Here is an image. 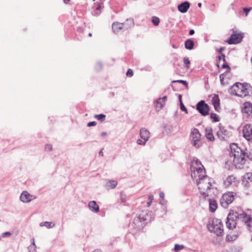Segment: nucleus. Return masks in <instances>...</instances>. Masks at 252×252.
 I'll list each match as a JSON object with an SVG mask.
<instances>
[{"label":"nucleus","mask_w":252,"mask_h":252,"mask_svg":"<svg viewBox=\"0 0 252 252\" xmlns=\"http://www.w3.org/2000/svg\"><path fill=\"white\" fill-rule=\"evenodd\" d=\"M239 219L244 221L249 230H252V218L245 213L238 214L237 212L231 210L227 216L226 225L229 229H233L236 227V221Z\"/></svg>","instance_id":"1"},{"label":"nucleus","mask_w":252,"mask_h":252,"mask_svg":"<svg viewBox=\"0 0 252 252\" xmlns=\"http://www.w3.org/2000/svg\"><path fill=\"white\" fill-rule=\"evenodd\" d=\"M229 156L233 158V162L237 168H242L246 161V153L236 144L230 145Z\"/></svg>","instance_id":"2"},{"label":"nucleus","mask_w":252,"mask_h":252,"mask_svg":"<svg viewBox=\"0 0 252 252\" xmlns=\"http://www.w3.org/2000/svg\"><path fill=\"white\" fill-rule=\"evenodd\" d=\"M203 167V166L201 162L198 159H193L190 165L191 176L196 184L201 180V179H203L204 177L206 176L205 175V169Z\"/></svg>","instance_id":"3"},{"label":"nucleus","mask_w":252,"mask_h":252,"mask_svg":"<svg viewBox=\"0 0 252 252\" xmlns=\"http://www.w3.org/2000/svg\"><path fill=\"white\" fill-rule=\"evenodd\" d=\"M250 89L248 84L244 85L239 82L235 83L228 90V92L233 95L245 97L249 94Z\"/></svg>","instance_id":"4"},{"label":"nucleus","mask_w":252,"mask_h":252,"mask_svg":"<svg viewBox=\"0 0 252 252\" xmlns=\"http://www.w3.org/2000/svg\"><path fill=\"white\" fill-rule=\"evenodd\" d=\"M207 228L209 231L214 232L218 236H221L223 232L221 221L218 219H214L212 222L207 225Z\"/></svg>","instance_id":"5"},{"label":"nucleus","mask_w":252,"mask_h":252,"mask_svg":"<svg viewBox=\"0 0 252 252\" xmlns=\"http://www.w3.org/2000/svg\"><path fill=\"white\" fill-rule=\"evenodd\" d=\"M197 185L201 193L204 196H208L209 194L206 192L209 191L212 187L210 178L207 176L204 177V178L201 179V180L197 182Z\"/></svg>","instance_id":"6"},{"label":"nucleus","mask_w":252,"mask_h":252,"mask_svg":"<svg viewBox=\"0 0 252 252\" xmlns=\"http://www.w3.org/2000/svg\"><path fill=\"white\" fill-rule=\"evenodd\" d=\"M201 136V134L198 129L193 128L191 129L189 136L190 140L192 146L196 148H199L202 145Z\"/></svg>","instance_id":"7"},{"label":"nucleus","mask_w":252,"mask_h":252,"mask_svg":"<svg viewBox=\"0 0 252 252\" xmlns=\"http://www.w3.org/2000/svg\"><path fill=\"white\" fill-rule=\"evenodd\" d=\"M234 199V195L233 192H228L222 195L220 199V203L222 207L227 208Z\"/></svg>","instance_id":"8"},{"label":"nucleus","mask_w":252,"mask_h":252,"mask_svg":"<svg viewBox=\"0 0 252 252\" xmlns=\"http://www.w3.org/2000/svg\"><path fill=\"white\" fill-rule=\"evenodd\" d=\"M243 34L242 33H237L234 31L231 34L230 37L226 40L229 44H235L240 43L243 38Z\"/></svg>","instance_id":"9"},{"label":"nucleus","mask_w":252,"mask_h":252,"mask_svg":"<svg viewBox=\"0 0 252 252\" xmlns=\"http://www.w3.org/2000/svg\"><path fill=\"white\" fill-rule=\"evenodd\" d=\"M196 109L202 116H206L209 114V106L204 100H201L197 103Z\"/></svg>","instance_id":"10"},{"label":"nucleus","mask_w":252,"mask_h":252,"mask_svg":"<svg viewBox=\"0 0 252 252\" xmlns=\"http://www.w3.org/2000/svg\"><path fill=\"white\" fill-rule=\"evenodd\" d=\"M243 136L248 141L252 139V126L251 124H247L243 127Z\"/></svg>","instance_id":"11"},{"label":"nucleus","mask_w":252,"mask_h":252,"mask_svg":"<svg viewBox=\"0 0 252 252\" xmlns=\"http://www.w3.org/2000/svg\"><path fill=\"white\" fill-rule=\"evenodd\" d=\"M219 130L217 132L218 138L221 140H226L229 137V132L224 129L221 124H219Z\"/></svg>","instance_id":"12"},{"label":"nucleus","mask_w":252,"mask_h":252,"mask_svg":"<svg viewBox=\"0 0 252 252\" xmlns=\"http://www.w3.org/2000/svg\"><path fill=\"white\" fill-rule=\"evenodd\" d=\"M35 198V196L29 193L27 191H23L20 195V199L24 203H28Z\"/></svg>","instance_id":"13"},{"label":"nucleus","mask_w":252,"mask_h":252,"mask_svg":"<svg viewBox=\"0 0 252 252\" xmlns=\"http://www.w3.org/2000/svg\"><path fill=\"white\" fill-rule=\"evenodd\" d=\"M103 3L102 2H96L94 3L93 6L94 11L92 13L93 15L95 16H98L101 13V10L103 8Z\"/></svg>","instance_id":"14"},{"label":"nucleus","mask_w":252,"mask_h":252,"mask_svg":"<svg viewBox=\"0 0 252 252\" xmlns=\"http://www.w3.org/2000/svg\"><path fill=\"white\" fill-rule=\"evenodd\" d=\"M166 96L159 98L155 103V107L157 111H159L164 105Z\"/></svg>","instance_id":"15"},{"label":"nucleus","mask_w":252,"mask_h":252,"mask_svg":"<svg viewBox=\"0 0 252 252\" xmlns=\"http://www.w3.org/2000/svg\"><path fill=\"white\" fill-rule=\"evenodd\" d=\"M189 7V2L188 1H184L178 5V9L180 12L184 13L187 12Z\"/></svg>","instance_id":"16"},{"label":"nucleus","mask_w":252,"mask_h":252,"mask_svg":"<svg viewBox=\"0 0 252 252\" xmlns=\"http://www.w3.org/2000/svg\"><path fill=\"white\" fill-rule=\"evenodd\" d=\"M140 135L141 138L147 142L150 138V133L149 130L145 128H142L140 130Z\"/></svg>","instance_id":"17"},{"label":"nucleus","mask_w":252,"mask_h":252,"mask_svg":"<svg viewBox=\"0 0 252 252\" xmlns=\"http://www.w3.org/2000/svg\"><path fill=\"white\" fill-rule=\"evenodd\" d=\"M242 112L250 115L252 112V105L250 102H246L243 104Z\"/></svg>","instance_id":"18"},{"label":"nucleus","mask_w":252,"mask_h":252,"mask_svg":"<svg viewBox=\"0 0 252 252\" xmlns=\"http://www.w3.org/2000/svg\"><path fill=\"white\" fill-rule=\"evenodd\" d=\"M112 28L114 32L117 33L119 32L121 30H124V26L122 23L118 22H114L112 24Z\"/></svg>","instance_id":"19"},{"label":"nucleus","mask_w":252,"mask_h":252,"mask_svg":"<svg viewBox=\"0 0 252 252\" xmlns=\"http://www.w3.org/2000/svg\"><path fill=\"white\" fill-rule=\"evenodd\" d=\"M212 102L216 111H218L220 108V98L218 94H214L212 99Z\"/></svg>","instance_id":"20"},{"label":"nucleus","mask_w":252,"mask_h":252,"mask_svg":"<svg viewBox=\"0 0 252 252\" xmlns=\"http://www.w3.org/2000/svg\"><path fill=\"white\" fill-rule=\"evenodd\" d=\"M205 136L208 140L211 141H214L215 140V137L214 136L212 129L211 127L209 126L205 128Z\"/></svg>","instance_id":"21"},{"label":"nucleus","mask_w":252,"mask_h":252,"mask_svg":"<svg viewBox=\"0 0 252 252\" xmlns=\"http://www.w3.org/2000/svg\"><path fill=\"white\" fill-rule=\"evenodd\" d=\"M218 207V204L214 199H209V210L210 212L214 213L216 211Z\"/></svg>","instance_id":"22"},{"label":"nucleus","mask_w":252,"mask_h":252,"mask_svg":"<svg viewBox=\"0 0 252 252\" xmlns=\"http://www.w3.org/2000/svg\"><path fill=\"white\" fill-rule=\"evenodd\" d=\"M89 207L92 211L94 213H97L99 211V206L95 201H90L89 203Z\"/></svg>","instance_id":"23"},{"label":"nucleus","mask_w":252,"mask_h":252,"mask_svg":"<svg viewBox=\"0 0 252 252\" xmlns=\"http://www.w3.org/2000/svg\"><path fill=\"white\" fill-rule=\"evenodd\" d=\"M236 181V178L233 175L228 176L226 180L224 181V184L226 187H229L234 183Z\"/></svg>","instance_id":"24"},{"label":"nucleus","mask_w":252,"mask_h":252,"mask_svg":"<svg viewBox=\"0 0 252 252\" xmlns=\"http://www.w3.org/2000/svg\"><path fill=\"white\" fill-rule=\"evenodd\" d=\"M124 26V30H126L128 28L134 26V21L132 19H127L126 21L122 23Z\"/></svg>","instance_id":"25"},{"label":"nucleus","mask_w":252,"mask_h":252,"mask_svg":"<svg viewBox=\"0 0 252 252\" xmlns=\"http://www.w3.org/2000/svg\"><path fill=\"white\" fill-rule=\"evenodd\" d=\"M117 184V181L115 180H109L106 183L105 187L107 189H113L116 187Z\"/></svg>","instance_id":"26"},{"label":"nucleus","mask_w":252,"mask_h":252,"mask_svg":"<svg viewBox=\"0 0 252 252\" xmlns=\"http://www.w3.org/2000/svg\"><path fill=\"white\" fill-rule=\"evenodd\" d=\"M194 43L192 40L190 39H187L185 42V46L187 49L191 50L193 48Z\"/></svg>","instance_id":"27"},{"label":"nucleus","mask_w":252,"mask_h":252,"mask_svg":"<svg viewBox=\"0 0 252 252\" xmlns=\"http://www.w3.org/2000/svg\"><path fill=\"white\" fill-rule=\"evenodd\" d=\"M238 233H233L227 235L226 236L225 240L227 242H232L237 238L238 237Z\"/></svg>","instance_id":"28"},{"label":"nucleus","mask_w":252,"mask_h":252,"mask_svg":"<svg viewBox=\"0 0 252 252\" xmlns=\"http://www.w3.org/2000/svg\"><path fill=\"white\" fill-rule=\"evenodd\" d=\"M146 215L147 213L146 212H143L141 214H140L138 217L137 219H135L134 220V222L135 223L137 221H139L141 222H144L147 219L146 218Z\"/></svg>","instance_id":"29"},{"label":"nucleus","mask_w":252,"mask_h":252,"mask_svg":"<svg viewBox=\"0 0 252 252\" xmlns=\"http://www.w3.org/2000/svg\"><path fill=\"white\" fill-rule=\"evenodd\" d=\"M40 226H45L48 228H51L55 227V224L54 223H53L52 222L45 221V222H41L40 223Z\"/></svg>","instance_id":"30"},{"label":"nucleus","mask_w":252,"mask_h":252,"mask_svg":"<svg viewBox=\"0 0 252 252\" xmlns=\"http://www.w3.org/2000/svg\"><path fill=\"white\" fill-rule=\"evenodd\" d=\"M94 117L95 118H96L97 120L99 121L101 123L103 122L106 118V116L103 114L95 115Z\"/></svg>","instance_id":"31"},{"label":"nucleus","mask_w":252,"mask_h":252,"mask_svg":"<svg viewBox=\"0 0 252 252\" xmlns=\"http://www.w3.org/2000/svg\"><path fill=\"white\" fill-rule=\"evenodd\" d=\"M28 250L29 252H35L36 251V246L34 239H33L32 244L28 247Z\"/></svg>","instance_id":"32"},{"label":"nucleus","mask_w":252,"mask_h":252,"mask_svg":"<svg viewBox=\"0 0 252 252\" xmlns=\"http://www.w3.org/2000/svg\"><path fill=\"white\" fill-rule=\"evenodd\" d=\"M152 21L153 24L155 26H158L159 25L160 20H159V19L158 17L153 16L152 17Z\"/></svg>","instance_id":"33"},{"label":"nucleus","mask_w":252,"mask_h":252,"mask_svg":"<svg viewBox=\"0 0 252 252\" xmlns=\"http://www.w3.org/2000/svg\"><path fill=\"white\" fill-rule=\"evenodd\" d=\"M183 62H184V64L186 65V67L187 68H189L190 62V61H189V58L185 57L183 59Z\"/></svg>","instance_id":"34"},{"label":"nucleus","mask_w":252,"mask_h":252,"mask_svg":"<svg viewBox=\"0 0 252 252\" xmlns=\"http://www.w3.org/2000/svg\"><path fill=\"white\" fill-rule=\"evenodd\" d=\"M210 117H211V118L213 120V121L214 122H217L219 121L218 115L216 114L211 113Z\"/></svg>","instance_id":"35"},{"label":"nucleus","mask_w":252,"mask_h":252,"mask_svg":"<svg viewBox=\"0 0 252 252\" xmlns=\"http://www.w3.org/2000/svg\"><path fill=\"white\" fill-rule=\"evenodd\" d=\"M184 246L183 245L175 244L174 247V251H178L183 250Z\"/></svg>","instance_id":"36"},{"label":"nucleus","mask_w":252,"mask_h":252,"mask_svg":"<svg viewBox=\"0 0 252 252\" xmlns=\"http://www.w3.org/2000/svg\"><path fill=\"white\" fill-rule=\"evenodd\" d=\"M180 108L183 111L186 112V113H188V110L186 108L184 104L181 101V96H180Z\"/></svg>","instance_id":"37"},{"label":"nucleus","mask_w":252,"mask_h":252,"mask_svg":"<svg viewBox=\"0 0 252 252\" xmlns=\"http://www.w3.org/2000/svg\"><path fill=\"white\" fill-rule=\"evenodd\" d=\"M245 178L248 179L250 182H252V172H249L246 174Z\"/></svg>","instance_id":"38"},{"label":"nucleus","mask_w":252,"mask_h":252,"mask_svg":"<svg viewBox=\"0 0 252 252\" xmlns=\"http://www.w3.org/2000/svg\"><path fill=\"white\" fill-rule=\"evenodd\" d=\"M153 199H154V195H151L149 196V198H148L149 201L147 202V205L148 207H149L151 205Z\"/></svg>","instance_id":"39"},{"label":"nucleus","mask_w":252,"mask_h":252,"mask_svg":"<svg viewBox=\"0 0 252 252\" xmlns=\"http://www.w3.org/2000/svg\"><path fill=\"white\" fill-rule=\"evenodd\" d=\"M172 82H180L182 83L185 86H187L188 85V83L186 81L182 80H175L173 81Z\"/></svg>","instance_id":"40"},{"label":"nucleus","mask_w":252,"mask_h":252,"mask_svg":"<svg viewBox=\"0 0 252 252\" xmlns=\"http://www.w3.org/2000/svg\"><path fill=\"white\" fill-rule=\"evenodd\" d=\"M146 143V141L145 140L142 141V140L139 139L137 140V143L140 145H145Z\"/></svg>","instance_id":"41"},{"label":"nucleus","mask_w":252,"mask_h":252,"mask_svg":"<svg viewBox=\"0 0 252 252\" xmlns=\"http://www.w3.org/2000/svg\"><path fill=\"white\" fill-rule=\"evenodd\" d=\"M251 9H252V7L243 8V11L245 13L246 16L248 15L249 12L251 11Z\"/></svg>","instance_id":"42"},{"label":"nucleus","mask_w":252,"mask_h":252,"mask_svg":"<svg viewBox=\"0 0 252 252\" xmlns=\"http://www.w3.org/2000/svg\"><path fill=\"white\" fill-rule=\"evenodd\" d=\"M45 149L48 151H52V146L51 144H46L45 146Z\"/></svg>","instance_id":"43"},{"label":"nucleus","mask_w":252,"mask_h":252,"mask_svg":"<svg viewBox=\"0 0 252 252\" xmlns=\"http://www.w3.org/2000/svg\"><path fill=\"white\" fill-rule=\"evenodd\" d=\"M218 59L220 62L222 60L223 62H225V55L224 54H221V56H219Z\"/></svg>","instance_id":"44"},{"label":"nucleus","mask_w":252,"mask_h":252,"mask_svg":"<svg viewBox=\"0 0 252 252\" xmlns=\"http://www.w3.org/2000/svg\"><path fill=\"white\" fill-rule=\"evenodd\" d=\"M222 68H226L228 69V71H229L230 70V68L229 67V66L228 65V64H227L225 62H223V64H222Z\"/></svg>","instance_id":"45"},{"label":"nucleus","mask_w":252,"mask_h":252,"mask_svg":"<svg viewBox=\"0 0 252 252\" xmlns=\"http://www.w3.org/2000/svg\"><path fill=\"white\" fill-rule=\"evenodd\" d=\"M133 74V71L131 69H128L126 73V75L128 76H132Z\"/></svg>","instance_id":"46"},{"label":"nucleus","mask_w":252,"mask_h":252,"mask_svg":"<svg viewBox=\"0 0 252 252\" xmlns=\"http://www.w3.org/2000/svg\"><path fill=\"white\" fill-rule=\"evenodd\" d=\"M96 125V123L94 121L90 122L87 124L88 126H95Z\"/></svg>","instance_id":"47"},{"label":"nucleus","mask_w":252,"mask_h":252,"mask_svg":"<svg viewBox=\"0 0 252 252\" xmlns=\"http://www.w3.org/2000/svg\"><path fill=\"white\" fill-rule=\"evenodd\" d=\"M11 233L10 232H5L2 233V236L3 237H5L7 236H9L11 235Z\"/></svg>","instance_id":"48"},{"label":"nucleus","mask_w":252,"mask_h":252,"mask_svg":"<svg viewBox=\"0 0 252 252\" xmlns=\"http://www.w3.org/2000/svg\"><path fill=\"white\" fill-rule=\"evenodd\" d=\"M102 64L101 63H97L96 64V68L97 69H98H98H100L102 68Z\"/></svg>","instance_id":"49"},{"label":"nucleus","mask_w":252,"mask_h":252,"mask_svg":"<svg viewBox=\"0 0 252 252\" xmlns=\"http://www.w3.org/2000/svg\"><path fill=\"white\" fill-rule=\"evenodd\" d=\"M246 157L247 158H248L250 160H252V153H250L248 154L247 153Z\"/></svg>","instance_id":"50"},{"label":"nucleus","mask_w":252,"mask_h":252,"mask_svg":"<svg viewBox=\"0 0 252 252\" xmlns=\"http://www.w3.org/2000/svg\"><path fill=\"white\" fill-rule=\"evenodd\" d=\"M220 81L221 83L222 84V82L224 80V75L223 74H221L220 75Z\"/></svg>","instance_id":"51"},{"label":"nucleus","mask_w":252,"mask_h":252,"mask_svg":"<svg viewBox=\"0 0 252 252\" xmlns=\"http://www.w3.org/2000/svg\"><path fill=\"white\" fill-rule=\"evenodd\" d=\"M159 197L162 199H164V193L163 192H160L159 193Z\"/></svg>","instance_id":"52"},{"label":"nucleus","mask_w":252,"mask_h":252,"mask_svg":"<svg viewBox=\"0 0 252 252\" xmlns=\"http://www.w3.org/2000/svg\"><path fill=\"white\" fill-rule=\"evenodd\" d=\"M166 203V201L164 199H162V200H161L160 202H159V203L160 204H162V205H164Z\"/></svg>","instance_id":"53"},{"label":"nucleus","mask_w":252,"mask_h":252,"mask_svg":"<svg viewBox=\"0 0 252 252\" xmlns=\"http://www.w3.org/2000/svg\"><path fill=\"white\" fill-rule=\"evenodd\" d=\"M225 49V48L224 47H221L220 48V49L219 50V53H221Z\"/></svg>","instance_id":"54"},{"label":"nucleus","mask_w":252,"mask_h":252,"mask_svg":"<svg viewBox=\"0 0 252 252\" xmlns=\"http://www.w3.org/2000/svg\"><path fill=\"white\" fill-rule=\"evenodd\" d=\"M194 33V31L193 30H190L189 32V34L190 35H193V34Z\"/></svg>","instance_id":"55"},{"label":"nucleus","mask_w":252,"mask_h":252,"mask_svg":"<svg viewBox=\"0 0 252 252\" xmlns=\"http://www.w3.org/2000/svg\"><path fill=\"white\" fill-rule=\"evenodd\" d=\"M101 135L102 136H105L107 135V133L106 132H102Z\"/></svg>","instance_id":"56"},{"label":"nucleus","mask_w":252,"mask_h":252,"mask_svg":"<svg viewBox=\"0 0 252 252\" xmlns=\"http://www.w3.org/2000/svg\"><path fill=\"white\" fill-rule=\"evenodd\" d=\"M99 156H103V152H102V151L101 150L99 152Z\"/></svg>","instance_id":"57"},{"label":"nucleus","mask_w":252,"mask_h":252,"mask_svg":"<svg viewBox=\"0 0 252 252\" xmlns=\"http://www.w3.org/2000/svg\"><path fill=\"white\" fill-rule=\"evenodd\" d=\"M93 252H101V251L99 249H96Z\"/></svg>","instance_id":"58"},{"label":"nucleus","mask_w":252,"mask_h":252,"mask_svg":"<svg viewBox=\"0 0 252 252\" xmlns=\"http://www.w3.org/2000/svg\"><path fill=\"white\" fill-rule=\"evenodd\" d=\"M64 3L67 4L69 1V0H63Z\"/></svg>","instance_id":"59"},{"label":"nucleus","mask_w":252,"mask_h":252,"mask_svg":"<svg viewBox=\"0 0 252 252\" xmlns=\"http://www.w3.org/2000/svg\"><path fill=\"white\" fill-rule=\"evenodd\" d=\"M201 5H202L201 3H198V7H201Z\"/></svg>","instance_id":"60"},{"label":"nucleus","mask_w":252,"mask_h":252,"mask_svg":"<svg viewBox=\"0 0 252 252\" xmlns=\"http://www.w3.org/2000/svg\"><path fill=\"white\" fill-rule=\"evenodd\" d=\"M89 36H90V37L92 36V34L91 33H90L89 34Z\"/></svg>","instance_id":"61"},{"label":"nucleus","mask_w":252,"mask_h":252,"mask_svg":"<svg viewBox=\"0 0 252 252\" xmlns=\"http://www.w3.org/2000/svg\"><path fill=\"white\" fill-rule=\"evenodd\" d=\"M95 0H93V1H95Z\"/></svg>","instance_id":"62"},{"label":"nucleus","mask_w":252,"mask_h":252,"mask_svg":"<svg viewBox=\"0 0 252 252\" xmlns=\"http://www.w3.org/2000/svg\"><path fill=\"white\" fill-rule=\"evenodd\" d=\"M251 141H252V139Z\"/></svg>","instance_id":"63"}]
</instances>
